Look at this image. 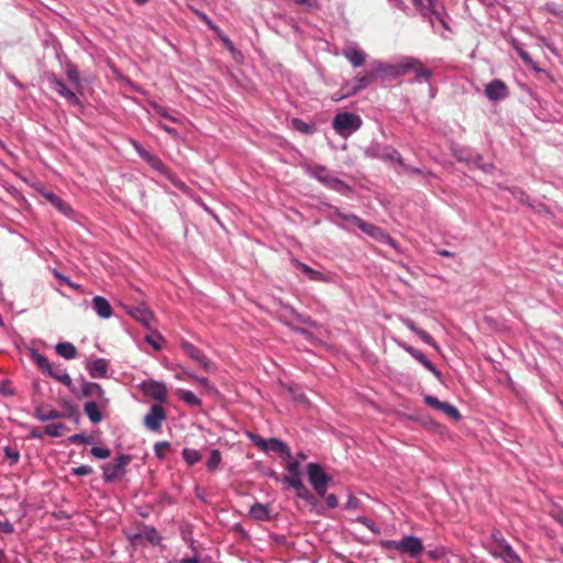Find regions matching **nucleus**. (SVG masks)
Wrapping results in <instances>:
<instances>
[{"mask_svg":"<svg viewBox=\"0 0 563 563\" xmlns=\"http://www.w3.org/2000/svg\"><path fill=\"white\" fill-rule=\"evenodd\" d=\"M165 419L166 411L164 407L159 404H154L151 406L150 411L145 415L143 423L148 430L157 432L161 430L162 423Z\"/></svg>","mask_w":563,"mask_h":563,"instance_id":"nucleus-19","label":"nucleus"},{"mask_svg":"<svg viewBox=\"0 0 563 563\" xmlns=\"http://www.w3.org/2000/svg\"><path fill=\"white\" fill-rule=\"evenodd\" d=\"M364 155L371 159H379L382 162H395L402 164V156L397 148L389 144L372 141L364 150Z\"/></svg>","mask_w":563,"mask_h":563,"instance_id":"nucleus-11","label":"nucleus"},{"mask_svg":"<svg viewBox=\"0 0 563 563\" xmlns=\"http://www.w3.org/2000/svg\"><path fill=\"white\" fill-rule=\"evenodd\" d=\"M132 462V455L129 453H122L115 459L113 466L103 464L101 466L102 477L104 483H113L118 478L125 475V467Z\"/></svg>","mask_w":563,"mask_h":563,"instance_id":"nucleus-12","label":"nucleus"},{"mask_svg":"<svg viewBox=\"0 0 563 563\" xmlns=\"http://www.w3.org/2000/svg\"><path fill=\"white\" fill-rule=\"evenodd\" d=\"M510 45L512 49L516 51L518 56L521 58V60L525 63V65L536 73L544 71L542 68L538 66V63L532 59L530 54L523 49L522 44L515 37H511Z\"/></svg>","mask_w":563,"mask_h":563,"instance_id":"nucleus-32","label":"nucleus"},{"mask_svg":"<svg viewBox=\"0 0 563 563\" xmlns=\"http://www.w3.org/2000/svg\"><path fill=\"white\" fill-rule=\"evenodd\" d=\"M47 376L66 386L70 393H76V386L74 385L71 377L62 365H54Z\"/></svg>","mask_w":563,"mask_h":563,"instance_id":"nucleus-34","label":"nucleus"},{"mask_svg":"<svg viewBox=\"0 0 563 563\" xmlns=\"http://www.w3.org/2000/svg\"><path fill=\"white\" fill-rule=\"evenodd\" d=\"M498 188L501 190H506L511 194V196L517 199L520 203L531 207L532 203L530 201L529 196L519 187H507L498 184Z\"/></svg>","mask_w":563,"mask_h":563,"instance_id":"nucleus-48","label":"nucleus"},{"mask_svg":"<svg viewBox=\"0 0 563 563\" xmlns=\"http://www.w3.org/2000/svg\"><path fill=\"white\" fill-rule=\"evenodd\" d=\"M329 209L333 211L332 214L327 217V220L335 225L336 228L346 231L354 232V229H360L364 234L369 236L376 242L388 245L393 249H397V241L390 236L384 229L373 223L366 222L357 214L353 212L342 211L339 207L333 205H327Z\"/></svg>","mask_w":563,"mask_h":563,"instance_id":"nucleus-1","label":"nucleus"},{"mask_svg":"<svg viewBox=\"0 0 563 563\" xmlns=\"http://www.w3.org/2000/svg\"><path fill=\"white\" fill-rule=\"evenodd\" d=\"M129 143L145 163L163 175L174 187L184 194L189 192L190 188L176 175V173L169 169L158 156L145 150L144 146L133 137H129Z\"/></svg>","mask_w":563,"mask_h":563,"instance_id":"nucleus-5","label":"nucleus"},{"mask_svg":"<svg viewBox=\"0 0 563 563\" xmlns=\"http://www.w3.org/2000/svg\"><path fill=\"white\" fill-rule=\"evenodd\" d=\"M100 407H102L100 402L98 404L92 400L87 401L84 405V411L92 424H98L103 420V415L100 411Z\"/></svg>","mask_w":563,"mask_h":563,"instance_id":"nucleus-40","label":"nucleus"},{"mask_svg":"<svg viewBox=\"0 0 563 563\" xmlns=\"http://www.w3.org/2000/svg\"><path fill=\"white\" fill-rule=\"evenodd\" d=\"M91 308L100 319H110L113 316V308L103 296H93L91 299Z\"/></svg>","mask_w":563,"mask_h":563,"instance_id":"nucleus-28","label":"nucleus"},{"mask_svg":"<svg viewBox=\"0 0 563 563\" xmlns=\"http://www.w3.org/2000/svg\"><path fill=\"white\" fill-rule=\"evenodd\" d=\"M30 356L35 362L36 366L44 374L47 375L52 371L54 365H52L49 363L48 358L44 354H41L37 350H35V349L31 350Z\"/></svg>","mask_w":563,"mask_h":563,"instance_id":"nucleus-47","label":"nucleus"},{"mask_svg":"<svg viewBox=\"0 0 563 563\" xmlns=\"http://www.w3.org/2000/svg\"><path fill=\"white\" fill-rule=\"evenodd\" d=\"M510 45L512 49L516 51L518 56L521 58V60L525 63V65L536 73L544 71L542 68L538 66V63L532 59L530 54L523 49L522 44L515 37H511Z\"/></svg>","mask_w":563,"mask_h":563,"instance_id":"nucleus-30","label":"nucleus"},{"mask_svg":"<svg viewBox=\"0 0 563 563\" xmlns=\"http://www.w3.org/2000/svg\"><path fill=\"white\" fill-rule=\"evenodd\" d=\"M79 380L81 382V389L78 390L76 388V393H71L77 399L96 396L102 407L108 406L109 399L106 397V393L99 383L88 382L84 376H80Z\"/></svg>","mask_w":563,"mask_h":563,"instance_id":"nucleus-14","label":"nucleus"},{"mask_svg":"<svg viewBox=\"0 0 563 563\" xmlns=\"http://www.w3.org/2000/svg\"><path fill=\"white\" fill-rule=\"evenodd\" d=\"M284 314L280 317V322L290 329L292 332L300 334L305 338H310L312 334L306 328L318 329V321L313 320L309 314L297 311L291 305L285 303L282 306Z\"/></svg>","mask_w":563,"mask_h":563,"instance_id":"nucleus-6","label":"nucleus"},{"mask_svg":"<svg viewBox=\"0 0 563 563\" xmlns=\"http://www.w3.org/2000/svg\"><path fill=\"white\" fill-rule=\"evenodd\" d=\"M510 45L512 49L516 51L518 56L521 58V60L525 63V65L536 73L544 71L542 68L538 66V63L532 59L530 54L523 49L522 44L515 37H511Z\"/></svg>","mask_w":563,"mask_h":563,"instance_id":"nucleus-33","label":"nucleus"},{"mask_svg":"<svg viewBox=\"0 0 563 563\" xmlns=\"http://www.w3.org/2000/svg\"><path fill=\"white\" fill-rule=\"evenodd\" d=\"M420 60L413 57H404L398 63H388L374 59L369 65L375 80L380 81L382 87H386L390 81L404 76L419 65Z\"/></svg>","mask_w":563,"mask_h":563,"instance_id":"nucleus-4","label":"nucleus"},{"mask_svg":"<svg viewBox=\"0 0 563 563\" xmlns=\"http://www.w3.org/2000/svg\"><path fill=\"white\" fill-rule=\"evenodd\" d=\"M65 430H67V427L62 422L51 423L44 427V433L52 438H59Z\"/></svg>","mask_w":563,"mask_h":563,"instance_id":"nucleus-57","label":"nucleus"},{"mask_svg":"<svg viewBox=\"0 0 563 563\" xmlns=\"http://www.w3.org/2000/svg\"><path fill=\"white\" fill-rule=\"evenodd\" d=\"M287 475L283 477V483L288 484L294 479H301L302 473L299 465V460H288L286 465Z\"/></svg>","mask_w":563,"mask_h":563,"instance_id":"nucleus-44","label":"nucleus"},{"mask_svg":"<svg viewBox=\"0 0 563 563\" xmlns=\"http://www.w3.org/2000/svg\"><path fill=\"white\" fill-rule=\"evenodd\" d=\"M86 369L91 378H107L109 377V361L103 357L88 360Z\"/></svg>","mask_w":563,"mask_h":563,"instance_id":"nucleus-22","label":"nucleus"},{"mask_svg":"<svg viewBox=\"0 0 563 563\" xmlns=\"http://www.w3.org/2000/svg\"><path fill=\"white\" fill-rule=\"evenodd\" d=\"M472 168L478 169L483 172L484 174H492L495 170V165L493 162H485L484 157L481 153L476 151V153L473 155V159L471 165H468Z\"/></svg>","mask_w":563,"mask_h":563,"instance_id":"nucleus-45","label":"nucleus"},{"mask_svg":"<svg viewBox=\"0 0 563 563\" xmlns=\"http://www.w3.org/2000/svg\"><path fill=\"white\" fill-rule=\"evenodd\" d=\"M320 184L328 189L336 191L343 196H347L352 191V187L349 184L332 175L330 172L324 174V177L321 179Z\"/></svg>","mask_w":563,"mask_h":563,"instance_id":"nucleus-25","label":"nucleus"},{"mask_svg":"<svg viewBox=\"0 0 563 563\" xmlns=\"http://www.w3.org/2000/svg\"><path fill=\"white\" fill-rule=\"evenodd\" d=\"M143 537L153 545H159L162 542V536L154 526H147L142 523Z\"/></svg>","mask_w":563,"mask_h":563,"instance_id":"nucleus-52","label":"nucleus"},{"mask_svg":"<svg viewBox=\"0 0 563 563\" xmlns=\"http://www.w3.org/2000/svg\"><path fill=\"white\" fill-rule=\"evenodd\" d=\"M320 184L328 189L336 191L343 196H347L352 191V187L349 184L332 175L330 172L324 174V177L321 179Z\"/></svg>","mask_w":563,"mask_h":563,"instance_id":"nucleus-26","label":"nucleus"},{"mask_svg":"<svg viewBox=\"0 0 563 563\" xmlns=\"http://www.w3.org/2000/svg\"><path fill=\"white\" fill-rule=\"evenodd\" d=\"M291 125L296 131H298L305 135H312L317 131V126L314 123L306 122L299 118H294L291 120Z\"/></svg>","mask_w":563,"mask_h":563,"instance_id":"nucleus-50","label":"nucleus"},{"mask_svg":"<svg viewBox=\"0 0 563 563\" xmlns=\"http://www.w3.org/2000/svg\"><path fill=\"white\" fill-rule=\"evenodd\" d=\"M485 95L490 101H498L507 97L508 88L500 79H493L485 87Z\"/></svg>","mask_w":563,"mask_h":563,"instance_id":"nucleus-27","label":"nucleus"},{"mask_svg":"<svg viewBox=\"0 0 563 563\" xmlns=\"http://www.w3.org/2000/svg\"><path fill=\"white\" fill-rule=\"evenodd\" d=\"M55 352L65 360H74L77 356V349L70 342H58L55 345Z\"/></svg>","mask_w":563,"mask_h":563,"instance_id":"nucleus-46","label":"nucleus"},{"mask_svg":"<svg viewBox=\"0 0 563 563\" xmlns=\"http://www.w3.org/2000/svg\"><path fill=\"white\" fill-rule=\"evenodd\" d=\"M250 516L258 521H269L271 520V510L268 504L255 503L251 506Z\"/></svg>","mask_w":563,"mask_h":563,"instance_id":"nucleus-41","label":"nucleus"},{"mask_svg":"<svg viewBox=\"0 0 563 563\" xmlns=\"http://www.w3.org/2000/svg\"><path fill=\"white\" fill-rule=\"evenodd\" d=\"M221 461V452L218 449H212L206 462V467L208 468V471L213 472L220 466Z\"/></svg>","mask_w":563,"mask_h":563,"instance_id":"nucleus-56","label":"nucleus"},{"mask_svg":"<svg viewBox=\"0 0 563 563\" xmlns=\"http://www.w3.org/2000/svg\"><path fill=\"white\" fill-rule=\"evenodd\" d=\"M423 21L428 22L432 31L443 40L449 38L452 33L450 26L451 18L445 5L440 0H412Z\"/></svg>","mask_w":563,"mask_h":563,"instance_id":"nucleus-3","label":"nucleus"},{"mask_svg":"<svg viewBox=\"0 0 563 563\" xmlns=\"http://www.w3.org/2000/svg\"><path fill=\"white\" fill-rule=\"evenodd\" d=\"M192 12L195 13V15L201 21L203 22L207 27L213 32H218L219 31V27L214 22L213 20L207 14L205 13L203 11L199 10V9H192Z\"/></svg>","mask_w":563,"mask_h":563,"instance_id":"nucleus-58","label":"nucleus"},{"mask_svg":"<svg viewBox=\"0 0 563 563\" xmlns=\"http://www.w3.org/2000/svg\"><path fill=\"white\" fill-rule=\"evenodd\" d=\"M214 35L222 42L223 46L230 52L233 59L236 62L243 60V54L235 47L230 37L219 27L218 32H213Z\"/></svg>","mask_w":563,"mask_h":563,"instance_id":"nucleus-39","label":"nucleus"},{"mask_svg":"<svg viewBox=\"0 0 563 563\" xmlns=\"http://www.w3.org/2000/svg\"><path fill=\"white\" fill-rule=\"evenodd\" d=\"M180 347L189 360L197 363L206 371L211 369L212 362L202 350L187 340L180 341Z\"/></svg>","mask_w":563,"mask_h":563,"instance_id":"nucleus-16","label":"nucleus"},{"mask_svg":"<svg viewBox=\"0 0 563 563\" xmlns=\"http://www.w3.org/2000/svg\"><path fill=\"white\" fill-rule=\"evenodd\" d=\"M384 550L407 554L411 559H420L424 551L422 540L415 534L404 536L400 540H384L380 542Z\"/></svg>","mask_w":563,"mask_h":563,"instance_id":"nucleus-7","label":"nucleus"},{"mask_svg":"<svg viewBox=\"0 0 563 563\" xmlns=\"http://www.w3.org/2000/svg\"><path fill=\"white\" fill-rule=\"evenodd\" d=\"M398 165L409 176L423 175L426 177L438 179V175L434 174L432 170H430L428 168H420V167L410 166V165L406 164L404 159H402V164H398Z\"/></svg>","mask_w":563,"mask_h":563,"instance_id":"nucleus-49","label":"nucleus"},{"mask_svg":"<svg viewBox=\"0 0 563 563\" xmlns=\"http://www.w3.org/2000/svg\"><path fill=\"white\" fill-rule=\"evenodd\" d=\"M423 402L426 405H428L429 407L437 409L438 411L444 413L453 421H460L462 418L461 412L454 405L446 402V401H441L435 396L426 395L423 397Z\"/></svg>","mask_w":563,"mask_h":563,"instance_id":"nucleus-17","label":"nucleus"},{"mask_svg":"<svg viewBox=\"0 0 563 563\" xmlns=\"http://www.w3.org/2000/svg\"><path fill=\"white\" fill-rule=\"evenodd\" d=\"M68 442L71 444L84 443L91 444L93 443V439L87 435L85 432L75 433L68 438Z\"/></svg>","mask_w":563,"mask_h":563,"instance_id":"nucleus-64","label":"nucleus"},{"mask_svg":"<svg viewBox=\"0 0 563 563\" xmlns=\"http://www.w3.org/2000/svg\"><path fill=\"white\" fill-rule=\"evenodd\" d=\"M342 55L352 65L353 68H358L364 65L366 59V53L358 47H344Z\"/></svg>","mask_w":563,"mask_h":563,"instance_id":"nucleus-35","label":"nucleus"},{"mask_svg":"<svg viewBox=\"0 0 563 563\" xmlns=\"http://www.w3.org/2000/svg\"><path fill=\"white\" fill-rule=\"evenodd\" d=\"M376 80H375L373 70L369 65L368 68H365V69L356 73L355 76L345 80L344 82H345V88L349 89V92L353 93V96H356L361 91L368 88Z\"/></svg>","mask_w":563,"mask_h":563,"instance_id":"nucleus-13","label":"nucleus"},{"mask_svg":"<svg viewBox=\"0 0 563 563\" xmlns=\"http://www.w3.org/2000/svg\"><path fill=\"white\" fill-rule=\"evenodd\" d=\"M412 70L415 71V81L419 84L427 81L431 76V70L426 67H422L421 63L419 65H416Z\"/></svg>","mask_w":563,"mask_h":563,"instance_id":"nucleus-63","label":"nucleus"},{"mask_svg":"<svg viewBox=\"0 0 563 563\" xmlns=\"http://www.w3.org/2000/svg\"><path fill=\"white\" fill-rule=\"evenodd\" d=\"M362 118L357 113L349 111L336 113L332 120L333 129L340 136L344 139L350 137L352 134L358 131L362 126Z\"/></svg>","mask_w":563,"mask_h":563,"instance_id":"nucleus-9","label":"nucleus"},{"mask_svg":"<svg viewBox=\"0 0 563 563\" xmlns=\"http://www.w3.org/2000/svg\"><path fill=\"white\" fill-rule=\"evenodd\" d=\"M490 554L500 559L504 563H523L511 545L503 551H490Z\"/></svg>","mask_w":563,"mask_h":563,"instance_id":"nucleus-43","label":"nucleus"},{"mask_svg":"<svg viewBox=\"0 0 563 563\" xmlns=\"http://www.w3.org/2000/svg\"><path fill=\"white\" fill-rule=\"evenodd\" d=\"M178 397L190 407H200L202 404L201 399L197 395L187 389H179Z\"/></svg>","mask_w":563,"mask_h":563,"instance_id":"nucleus-53","label":"nucleus"},{"mask_svg":"<svg viewBox=\"0 0 563 563\" xmlns=\"http://www.w3.org/2000/svg\"><path fill=\"white\" fill-rule=\"evenodd\" d=\"M308 481L319 497H324L328 487L333 483V476L324 471L320 463L307 464Z\"/></svg>","mask_w":563,"mask_h":563,"instance_id":"nucleus-10","label":"nucleus"},{"mask_svg":"<svg viewBox=\"0 0 563 563\" xmlns=\"http://www.w3.org/2000/svg\"><path fill=\"white\" fill-rule=\"evenodd\" d=\"M287 485L295 489L296 496L299 499L307 501L309 505H316V497L309 492V489L302 483V479H294L291 483H288Z\"/></svg>","mask_w":563,"mask_h":563,"instance_id":"nucleus-36","label":"nucleus"},{"mask_svg":"<svg viewBox=\"0 0 563 563\" xmlns=\"http://www.w3.org/2000/svg\"><path fill=\"white\" fill-rule=\"evenodd\" d=\"M245 435L262 452H276L280 454V456L284 459H291V451L285 441L275 437L264 439L261 435L249 430L245 431Z\"/></svg>","mask_w":563,"mask_h":563,"instance_id":"nucleus-8","label":"nucleus"},{"mask_svg":"<svg viewBox=\"0 0 563 563\" xmlns=\"http://www.w3.org/2000/svg\"><path fill=\"white\" fill-rule=\"evenodd\" d=\"M510 45L512 49L516 51L518 56L521 58V60L525 63V65L536 73L544 71L542 68L538 66V63L532 59L530 54L523 49L522 44L515 37H511Z\"/></svg>","mask_w":563,"mask_h":563,"instance_id":"nucleus-31","label":"nucleus"},{"mask_svg":"<svg viewBox=\"0 0 563 563\" xmlns=\"http://www.w3.org/2000/svg\"><path fill=\"white\" fill-rule=\"evenodd\" d=\"M137 388L144 396L158 402H164L167 399V388L163 382L153 378L145 379L137 385Z\"/></svg>","mask_w":563,"mask_h":563,"instance_id":"nucleus-15","label":"nucleus"},{"mask_svg":"<svg viewBox=\"0 0 563 563\" xmlns=\"http://www.w3.org/2000/svg\"><path fill=\"white\" fill-rule=\"evenodd\" d=\"M147 103L162 118H164L166 120H169L172 122H175V123H179L180 122V118H179L177 111L170 110L169 108L164 107V106L159 104L158 102H156L155 100H152V99H150L147 101Z\"/></svg>","mask_w":563,"mask_h":563,"instance_id":"nucleus-37","label":"nucleus"},{"mask_svg":"<svg viewBox=\"0 0 563 563\" xmlns=\"http://www.w3.org/2000/svg\"><path fill=\"white\" fill-rule=\"evenodd\" d=\"M510 45L512 49L516 51L518 56L521 58V60L525 63V65L536 73L544 71L542 68L538 66V63L532 59L530 54L523 49L522 44L515 37H511Z\"/></svg>","mask_w":563,"mask_h":563,"instance_id":"nucleus-29","label":"nucleus"},{"mask_svg":"<svg viewBox=\"0 0 563 563\" xmlns=\"http://www.w3.org/2000/svg\"><path fill=\"white\" fill-rule=\"evenodd\" d=\"M57 59L60 68L66 75L67 80L75 90L68 88L67 85L53 71H49L45 75L46 81L49 88L58 96L64 98L68 104L82 111L85 109V104L76 93V90H80L82 87V78L80 76L79 69L77 65L71 62L65 54L57 53Z\"/></svg>","mask_w":563,"mask_h":563,"instance_id":"nucleus-2","label":"nucleus"},{"mask_svg":"<svg viewBox=\"0 0 563 563\" xmlns=\"http://www.w3.org/2000/svg\"><path fill=\"white\" fill-rule=\"evenodd\" d=\"M291 262L310 282L332 283L334 279L333 274L317 271L298 258H294Z\"/></svg>","mask_w":563,"mask_h":563,"instance_id":"nucleus-18","label":"nucleus"},{"mask_svg":"<svg viewBox=\"0 0 563 563\" xmlns=\"http://www.w3.org/2000/svg\"><path fill=\"white\" fill-rule=\"evenodd\" d=\"M490 539L499 548V551H503L507 548H509L511 544L505 539L501 531L498 529H494L490 532Z\"/></svg>","mask_w":563,"mask_h":563,"instance_id":"nucleus-59","label":"nucleus"},{"mask_svg":"<svg viewBox=\"0 0 563 563\" xmlns=\"http://www.w3.org/2000/svg\"><path fill=\"white\" fill-rule=\"evenodd\" d=\"M63 417L69 419L73 423L79 424L81 419V413L78 407L71 400H63Z\"/></svg>","mask_w":563,"mask_h":563,"instance_id":"nucleus-42","label":"nucleus"},{"mask_svg":"<svg viewBox=\"0 0 563 563\" xmlns=\"http://www.w3.org/2000/svg\"><path fill=\"white\" fill-rule=\"evenodd\" d=\"M126 312L145 328H151V324L154 321V313L144 303L130 306L126 308Z\"/></svg>","mask_w":563,"mask_h":563,"instance_id":"nucleus-21","label":"nucleus"},{"mask_svg":"<svg viewBox=\"0 0 563 563\" xmlns=\"http://www.w3.org/2000/svg\"><path fill=\"white\" fill-rule=\"evenodd\" d=\"M181 456L188 465H195L201 460V454L196 449L185 448L181 451Z\"/></svg>","mask_w":563,"mask_h":563,"instance_id":"nucleus-55","label":"nucleus"},{"mask_svg":"<svg viewBox=\"0 0 563 563\" xmlns=\"http://www.w3.org/2000/svg\"><path fill=\"white\" fill-rule=\"evenodd\" d=\"M475 153V148L466 145H456L455 147L452 148V154L454 158L460 163L466 164L467 166L471 165L473 155Z\"/></svg>","mask_w":563,"mask_h":563,"instance_id":"nucleus-38","label":"nucleus"},{"mask_svg":"<svg viewBox=\"0 0 563 563\" xmlns=\"http://www.w3.org/2000/svg\"><path fill=\"white\" fill-rule=\"evenodd\" d=\"M393 341L398 347L410 354L417 362H419L426 355L421 350L416 349L399 339L394 338Z\"/></svg>","mask_w":563,"mask_h":563,"instance_id":"nucleus-54","label":"nucleus"},{"mask_svg":"<svg viewBox=\"0 0 563 563\" xmlns=\"http://www.w3.org/2000/svg\"><path fill=\"white\" fill-rule=\"evenodd\" d=\"M144 341L150 344L154 350L161 351L163 347L164 336L159 332H154L152 335H146Z\"/></svg>","mask_w":563,"mask_h":563,"instance_id":"nucleus-60","label":"nucleus"},{"mask_svg":"<svg viewBox=\"0 0 563 563\" xmlns=\"http://www.w3.org/2000/svg\"><path fill=\"white\" fill-rule=\"evenodd\" d=\"M42 196L63 216L73 219L75 211L70 205L64 201L58 195L49 190H43Z\"/></svg>","mask_w":563,"mask_h":563,"instance_id":"nucleus-23","label":"nucleus"},{"mask_svg":"<svg viewBox=\"0 0 563 563\" xmlns=\"http://www.w3.org/2000/svg\"><path fill=\"white\" fill-rule=\"evenodd\" d=\"M302 168L308 176L318 180L319 183L324 177V174H327L329 172V169L325 166L320 165V164H316V165L306 164L302 166Z\"/></svg>","mask_w":563,"mask_h":563,"instance_id":"nucleus-51","label":"nucleus"},{"mask_svg":"<svg viewBox=\"0 0 563 563\" xmlns=\"http://www.w3.org/2000/svg\"><path fill=\"white\" fill-rule=\"evenodd\" d=\"M398 319L401 321V323L409 330L411 331L413 334H416L423 343H426L427 345L433 347V349H439V345L438 343L434 341V339L432 338L431 334H429L427 331L418 328L416 325V323L413 322V320H411L410 318L408 317H405V316H398Z\"/></svg>","mask_w":563,"mask_h":563,"instance_id":"nucleus-24","label":"nucleus"},{"mask_svg":"<svg viewBox=\"0 0 563 563\" xmlns=\"http://www.w3.org/2000/svg\"><path fill=\"white\" fill-rule=\"evenodd\" d=\"M427 555L429 558L430 561L432 562H440L442 560H444L448 555V550L446 548L440 545V547H437L432 550H429L427 552Z\"/></svg>","mask_w":563,"mask_h":563,"instance_id":"nucleus-61","label":"nucleus"},{"mask_svg":"<svg viewBox=\"0 0 563 563\" xmlns=\"http://www.w3.org/2000/svg\"><path fill=\"white\" fill-rule=\"evenodd\" d=\"M355 522H358L371 530L374 534H380V528L375 523L374 520L366 516H357L354 519Z\"/></svg>","mask_w":563,"mask_h":563,"instance_id":"nucleus-62","label":"nucleus"},{"mask_svg":"<svg viewBox=\"0 0 563 563\" xmlns=\"http://www.w3.org/2000/svg\"><path fill=\"white\" fill-rule=\"evenodd\" d=\"M34 404V410L32 412V416L38 420L40 422H47L52 420H56L63 417V412L55 409L49 404H43V402H35Z\"/></svg>","mask_w":563,"mask_h":563,"instance_id":"nucleus-20","label":"nucleus"}]
</instances>
